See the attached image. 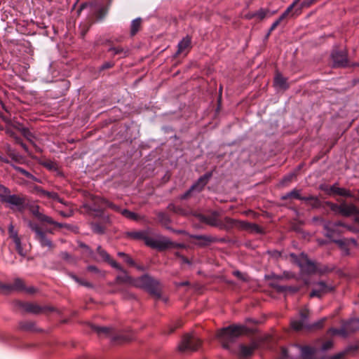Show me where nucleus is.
Instances as JSON below:
<instances>
[{
	"label": "nucleus",
	"instance_id": "f257e3e1",
	"mask_svg": "<svg viewBox=\"0 0 359 359\" xmlns=\"http://www.w3.org/2000/svg\"><path fill=\"white\" fill-rule=\"evenodd\" d=\"M122 273L116 277V281L119 283H126L137 287H142L158 298H160L161 294L158 289V283L149 276H143L138 279L134 280L128 275L126 271L122 268L119 270Z\"/></svg>",
	"mask_w": 359,
	"mask_h": 359
},
{
	"label": "nucleus",
	"instance_id": "f03ea898",
	"mask_svg": "<svg viewBox=\"0 0 359 359\" xmlns=\"http://www.w3.org/2000/svg\"><path fill=\"white\" fill-rule=\"evenodd\" d=\"M248 332V329L245 326L233 325L220 330L217 336L222 346L228 349L230 344L234 342L238 337L247 334Z\"/></svg>",
	"mask_w": 359,
	"mask_h": 359
},
{
	"label": "nucleus",
	"instance_id": "7ed1b4c3",
	"mask_svg": "<svg viewBox=\"0 0 359 359\" xmlns=\"http://www.w3.org/2000/svg\"><path fill=\"white\" fill-rule=\"evenodd\" d=\"M201 345V341L196 334H186L178 345V350L181 352H193L197 351Z\"/></svg>",
	"mask_w": 359,
	"mask_h": 359
},
{
	"label": "nucleus",
	"instance_id": "20e7f679",
	"mask_svg": "<svg viewBox=\"0 0 359 359\" xmlns=\"http://www.w3.org/2000/svg\"><path fill=\"white\" fill-rule=\"evenodd\" d=\"M290 257L299 266L301 271L306 274L315 273L318 271L317 265L308 259L307 256L302 254L299 258L294 254H290Z\"/></svg>",
	"mask_w": 359,
	"mask_h": 359
},
{
	"label": "nucleus",
	"instance_id": "39448f33",
	"mask_svg": "<svg viewBox=\"0 0 359 359\" xmlns=\"http://www.w3.org/2000/svg\"><path fill=\"white\" fill-rule=\"evenodd\" d=\"M144 243L147 246L158 250H164L176 246L175 243L165 237L152 238L147 236L144 238Z\"/></svg>",
	"mask_w": 359,
	"mask_h": 359
},
{
	"label": "nucleus",
	"instance_id": "423d86ee",
	"mask_svg": "<svg viewBox=\"0 0 359 359\" xmlns=\"http://www.w3.org/2000/svg\"><path fill=\"white\" fill-rule=\"evenodd\" d=\"M27 225L35 233V238L39 241L41 246L48 247L49 249L53 248L52 242L47 238L45 232L41 230L37 224L29 221Z\"/></svg>",
	"mask_w": 359,
	"mask_h": 359
},
{
	"label": "nucleus",
	"instance_id": "0eeeda50",
	"mask_svg": "<svg viewBox=\"0 0 359 359\" xmlns=\"http://www.w3.org/2000/svg\"><path fill=\"white\" fill-rule=\"evenodd\" d=\"M339 226H343L346 230L353 232V233H359V229H357L351 225L345 224L341 222H326L324 224V228L326 230L325 236L327 238H332L335 233V232L338 231L337 228Z\"/></svg>",
	"mask_w": 359,
	"mask_h": 359
},
{
	"label": "nucleus",
	"instance_id": "6e6552de",
	"mask_svg": "<svg viewBox=\"0 0 359 359\" xmlns=\"http://www.w3.org/2000/svg\"><path fill=\"white\" fill-rule=\"evenodd\" d=\"M100 203L104 207L109 208L116 212H120L123 216L130 220L137 221L140 219V217L137 214L127 209L122 210L118 205L109 202L104 198H100Z\"/></svg>",
	"mask_w": 359,
	"mask_h": 359
},
{
	"label": "nucleus",
	"instance_id": "1a4fd4ad",
	"mask_svg": "<svg viewBox=\"0 0 359 359\" xmlns=\"http://www.w3.org/2000/svg\"><path fill=\"white\" fill-rule=\"evenodd\" d=\"M203 221L210 226H219L220 228H230L232 227L236 223V221L233 220L232 219L229 217H225V224H223L220 221L218 220L217 213L216 212H213L210 216L204 217Z\"/></svg>",
	"mask_w": 359,
	"mask_h": 359
},
{
	"label": "nucleus",
	"instance_id": "9d476101",
	"mask_svg": "<svg viewBox=\"0 0 359 359\" xmlns=\"http://www.w3.org/2000/svg\"><path fill=\"white\" fill-rule=\"evenodd\" d=\"M334 67H344L348 65V53L346 50H334L331 55Z\"/></svg>",
	"mask_w": 359,
	"mask_h": 359
},
{
	"label": "nucleus",
	"instance_id": "9b49d317",
	"mask_svg": "<svg viewBox=\"0 0 359 359\" xmlns=\"http://www.w3.org/2000/svg\"><path fill=\"white\" fill-rule=\"evenodd\" d=\"M211 173H206L202 177H201L197 180V182L191 187L189 190L182 196L181 198H186L189 195V194L193 191H201L208 182L210 178L211 177Z\"/></svg>",
	"mask_w": 359,
	"mask_h": 359
},
{
	"label": "nucleus",
	"instance_id": "f8f14e48",
	"mask_svg": "<svg viewBox=\"0 0 359 359\" xmlns=\"http://www.w3.org/2000/svg\"><path fill=\"white\" fill-rule=\"evenodd\" d=\"M314 288L310 294V297H321L325 294H327L332 290L331 285H327L324 281H320L315 284Z\"/></svg>",
	"mask_w": 359,
	"mask_h": 359
},
{
	"label": "nucleus",
	"instance_id": "ddd939ff",
	"mask_svg": "<svg viewBox=\"0 0 359 359\" xmlns=\"http://www.w3.org/2000/svg\"><path fill=\"white\" fill-rule=\"evenodd\" d=\"M32 213L41 222L53 224L60 228L65 226V224L55 222L50 217L47 216L39 211V206L33 207L31 209Z\"/></svg>",
	"mask_w": 359,
	"mask_h": 359
},
{
	"label": "nucleus",
	"instance_id": "4468645a",
	"mask_svg": "<svg viewBox=\"0 0 359 359\" xmlns=\"http://www.w3.org/2000/svg\"><path fill=\"white\" fill-rule=\"evenodd\" d=\"M25 200L18 195H11V193L4 199V203H8L11 208L17 207L21 208L25 204Z\"/></svg>",
	"mask_w": 359,
	"mask_h": 359
},
{
	"label": "nucleus",
	"instance_id": "2eb2a0df",
	"mask_svg": "<svg viewBox=\"0 0 359 359\" xmlns=\"http://www.w3.org/2000/svg\"><path fill=\"white\" fill-rule=\"evenodd\" d=\"M301 319L300 320H292L290 325L295 330H301L304 326L306 325V320L309 316V311L307 309H304L300 311Z\"/></svg>",
	"mask_w": 359,
	"mask_h": 359
},
{
	"label": "nucleus",
	"instance_id": "dca6fc26",
	"mask_svg": "<svg viewBox=\"0 0 359 359\" xmlns=\"http://www.w3.org/2000/svg\"><path fill=\"white\" fill-rule=\"evenodd\" d=\"M12 286L13 292H25L29 294H33L36 291V289L32 286L25 287L23 280L20 278L15 279Z\"/></svg>",
	"mask_w": 359,
	"mask_h": 359
},
{
	"label": "nucleus",
	"instance_id": "f3484780",
	"mask_svg": "<svg viewBox=\"0 0 359 359\" xmlns=\"http://www.w3.org/2000/svg\"><path fill=\"white\" fill-rule=\"evenodd\" d=\"M97 254L100 256L102 260L107 262L111 265V266L117 270H122V267L120 266V264L111 259L109 255L104 250H103L101 246L97 247Z\"/></svg>",
	"mask_w": 359,
	"mask_h": 359
},
{
	"label": "nucleus",
	"instance_id": "a211bd4d",
	"mask_svg": "<svg viewBox=\"0 0 359 359\" xmlns=\"http://www.w3.org/2000/svg\"><path fill=\"white\" fill-rule=\"evenodd\" d=\"M358 212V208L353 204H346L345 202L341 203L340 215L349 217Z\"/></svg>",
	"mask_w": 359,
	"mask_h": 359
},
{
	"label": "nucleus",
	"instance_id": "6ab92c4d",
	"mask_svg": "<svg viewBox=\"0 0 359 359\" xmlns=\"http://www.w3.org/2000/svg\"><path fill=\"white\" fill-rule=\"evenodd\" d=\"M24 308L26 311L36 314L43 313L46 310H51L50 308L41 307L35 304H26Z\"/></svg>",
	"mask_w": 359,
	"mask_h": 359
},
{
	"label": "nucleus",
	"instance_id": "aec40b11",
	"mask_svg": "<svg viewBox=\"0 0 359 359\" xmlns=\"http://www.w3.org/2000/svg\"><path fill=\"white\" fill-rule=\"evenodd\" d=\"M191 39L189 36H186L178 43L177 54H181L185 52L191 46Z\"/></svg>",
	"mask_w": 359,
	"mask_h": 359
},
{
	"label": "nucleus",
	"instance_id": "412c9836",
	"mask_svg": "<svg viewBox=\"0 0 359 359\" xmlns=\"http://www.w3.org/2000/svg\"><path fill=\"white\" fill-rule=\"evenodd\" d=\"M274 85L280 89L285 90L288 88L287 79L281 74H278L274 79Z\"/></svg>",
	"mask_w": 359,
	"mask_h": 359
},
{
	"label": "nucleus",
	"instance_id": "4be33fe9",
	"mask_svg": "<svg viewBox=\"0 0 359 359\" xmlns=\"http://www.w3.org/2000/svg\"><path fill=\"white\" fill-rule=\"evenodd\" d=\"M292 8H293V5H290L287 8V10L279 17V18L277 19L271 25V27L269 29V34L279 25V24L281 22V21L288 15V13L292 11Z\"/></svg>",
	"mask_w": 359,
	"mask_h": 359
},
{
	"label": "nucleus",
	"instance_id": "5701e85b",
	"mask_svg": "<svg viewBox=\"0 0 359 359\" xmlns=\"http://www.w3.org/2000/svg\"><path fill=\"white\" fill-rule=\"evenodd\" d=\"M301 349L302 359H314L313 355L316 353V348L309 346H304Z\"/></svg>",
	"mask_w": 359,
	"mask_h": 359
},
{
	"label": "nucleus",
	"instance_id": "b1692460",
	"mask_svg": "<svg viewBox=\"0 0 359 359\" xmlns=\"http://www.w3.org/2000/svg\"><path fill=\"white\" fill-rule=\"evenodd\" d=\"M255 348L256 346L255 344H252L249 346L241 345L240 346V355L242 357H248L253 353Z\"/></svg>",
	"mask_w": 359,
	"mask_h": 359
},
{
	"label": "nucleus",
	"instance_id": "393cba45",
	"mask_svg": "<svg viewBox=\"0 0 359 359\" xmlns=\"http://www.w3.org/2000/svg\"><path fill=\"white\" fill-rule=\"evenodd\" d=\"M304 201L312 208H318L320 205V201L318 197L309 196L304 198Z\"/></svg>",
	"mask_w": 359,
	"mask_h": 359
},
{
	"label": "nucleus",
	"instance_id": "a878e982",
	"mask_svg": "<svg viewBox=\"0 0 359 359\" xmlns=\"http://www.w3.org/2000/svg\"><path fill=\"white\" fill-rule=\"evenodd\" d=\"M142 20L138 18L133 20L130 25V34L135 35L141 27Z\"/></svg>",
	"mask_w": 359,
	"mask_h": 359
},
{
	"label": "nucleus",
	"instance_id": "bb28decb",
	"mask_svg": "<svg viewBox=\"0 0 359 359\" xmlns=\"http://www.w3.org/2000/svg\"><path fill=\"white\" fill-rule=\"evenodd\" d=\"M290 198H297L299 200L304 201V197L301 196L300 190H297V189H294L292 191H291L290 192H289L282 196V199H283V200H286Z\"/></svg>",
	"mask_w": 359,
	"mask_h": 359
},
{
	"label": "nucleus",
	"instance_id": "cd10ccee",
	"mask_svg": "<svg viewBox=\"0 0 359 359\" xmlns=\"http://www.w3.org/2000/svg\"><path fill=\"white\" fill-rule=\"evenodd\" d=\"M338 184H334L332 186L321 185L320 189L324 191L328 195H335L337 192Z\"/></svg>",
	"mask_w": 359,
	"mask_h": 359
},
{
	"label": "nucleus",
	"instance_id": "c85d7f7f",
	"mask_svg": "<svg viewBox=\"0 0 359 359\" xmlns=\"http://www.w3.org/2000/svg\"><path fill=\"white\" fill-rule=\"evenodd\" d=\"M128 236L134 239L143 240L147 237L145 233L142 231H131L128 233Z\"/></svg>",
	"mask_w": 359,
	"mask_h": 359
},
{
	"label": "nucleus",
	"instance_id": "c756f323",
	"mask_svg": "<svg viewBox=\"0 0 359 359\" xmlns=\"http://www.w3.org/2000/svg\"><path fill=\"white\" fill-rule=\"evenodd\" d=\"M336 191H337V192H336L335 195L344 196V197H349V198L353 197V194L348 189H346L344 188H340V187H337V189Z\"/></svg>",
	"mask_w": 359,
	"mask_h": 359
},
{
	"label": "nucleus",
	"instance_id": "7c9ffc66",
	"mask_svg": "<svg viewBox=\"0 0 359 359\" xmlns=\"http://www.w3.org/2000/svg\"><path fill=\"white\" fill-rule=\"evenodd\" d=\"M118 256L120 257H123V260L129 265L130 266H135V262L134 260L130 257L128 255L119 252H118Z\"/></svg>",
	"mask_w": 359,
	"mask_h": 359
},
{
	"label": "nucleus",
	"instance_id": "2f4dec72",
	"mask_svg": "<svg viewBox=\"0 0 359 359\" xmlns=\"http://www.w3.org/2000/svg\"><path fill=\"white\" fill-rule=\"evenodd\" d=\"M0 290L4 294H10L13 292L12 284H4L0 283Z\"/></svg>",
	"mask_w": 359,
	"mask_h": 359
},
{
	"label": "nucleus",
	"instance_id": "473e14b6",
	"mask_svg": "<svg viewBox=\"0 0 359 359\" xmlns=\"http://www.w3.org/2000/svg\"><path fill=\"white\" fill-rule=\"evenodd\" d=\"M329 332L332 334H339L343 337H346L347 335L346 327H343L341 329L331 328Z\"/></svg>",
	"mask_w": 359,
	"mask_h": 359
},
{
	"label": "nucleus",
	"instance_id": "72a5a7b5",
	"mask_svg": "<svg viewBox=\"0 0 359 359\" xmlns=\"http://www.w3.org/2000/svg\"><path fill=\"white\" fill-rule=\"evenodd\" d=\"M11 193L10 190L4 186L0 184V200L4 202V199Z\"/></svg>",
	"mask_w": 359,
	"mask_h": 359
},
{
	"label": "nucleus",
	"instance_id": "f704fd0d",
	"mask_svg": "<svg viewBox=\"0 0 359 359\" xmlns=\"http://www.w3.org/2000/svg\"><path fill=\"white\" fill-rule=\"evenodd\" d=\"M8 233L10 237L13 239V241H18L20 239L17 231L14 229V226L12 224L9 225L8 227Z\"/></svg>",
	"mask_w": 359,
	"mask_h": 359
},
{
	"label": "nucleus",
	"instance_id": "c9c22d12",
	"mask_svg": "<svg viewBox=\"0 0 359 359\" xmlns=\"http://www.w3.org/2000/svg\"><path fill=\"white\" fill-rule=\"evenodd\" d=\"M6 133L11 137H13L15 140V141L18 143H19L25 151L27 150V146L23 142H22L18 137H17L15 135V133L12 130H11L10 129H6Z\"/></svg>",
	"mask_w": 359,
	"mask_h": 359
},
{
	"label": "nucleus",
	"instance_id": "e433bc0d",
	"mask_svg": "<svg viewBox=\"0 0 359 359\" xmlns=\"http://www.w3.org/2000/svg\"><path fill=\"white\" fill-rule=\"evenodd\" d=\"M268 13H269L268 10L259 9V11H257V12L253 13L252 16V17H256V18H257L259 20H262V19H264L266 16V14Z\"/></svg>",
	"mask_w": 359,
	"mask_h": 359
},
{
	"label": "nucleus",
	"instance_id": "4c0bfd02",
	"mask_svg": "<svg viewBox=\"0 0 359 359\" xmlns=\"http://www.w3.org/2000/svg\"><path fill=\"white\" fill-rule=\"evenodd\" d=\"M14 168L19 172H20L21 174L24 175L25 176H26L27 177L29 178V179H32L33 180H36V177L32 175L31 173H29V172H27V170H25V169L20 168V167H18V166H15Z\"/></svg>",
	"mask_w": 359,
	"mask_h": 359
},
{
	"label": "nucleus",
	"instance_id": "58836bf2",
	"mask_svg": "<svg viewBox=\"0 0 359 359\" xmlns=\"http://www.w3.org/2000/svg\"><path fill=\"white\" fill-rule=\"evenodd\" d=\"M20 131L23 136L26 137L28 140L32 141V138H34L33 134L29 131L28 128L22 127L20 129Z\"/></svg>",
	"mask_w": 359,
	"mask_h": 359
},
{
	"label": "nucleus",
	"instance_id": "ea45409f",
	"mask_svg": "<svg viewBox=\"0 0 359 359\" xmlns=\"http://www.w3.org/2000/svg\"><path fill=\"white\" fill-rule=\"evenodd\" d=\"M94 330L97 332V334H108L111 331V328L108 327H94Z\"/></svg>",
	"mask_w": 359,
	"mask_h": 359
},
{
	"label": "nucleus",
	"instance_id": "a19ab883",
	"mask_svg": "<svg viewBox=\"0 0 359 359\" xmlns=\"http://www.w3.org/2000/svg\"><path fill=\"white\" fill-rule=\"evenodd\" d=\"M13 242L15 243V248H16V250L18 251V252L22 256H25L26 253H25L23 251V248L21 245L20 238L18 239V241H15Z\"/></svg>",
	"mask_w": 359,
	"mask_h": 359
},
{
	"label": "nucleus",
	"instance_id": "79ce46f5",
	"mask_svg": "<svg viewBox=\"0 0 359 359\" xmlns=\"http://www.w3.org/2000/svg\"><path fill=\"white\" fill-rule=\"evenodd\" d=\"M109 51H111L113 52V54L114 55H119V54H121L123 55V56H126V51H125L123 50V48H121V47H116V48H111L109 49Z\"/></svg>",
	"mask_w": 359,
	"mask_h": 359
},
{
	"label": "nucleus",
	"instance_id": "37998d69",
	"mask_svg": "<svg viewBox=\"0 0 359 359\" xmlns=\"http://www.w3.org/2000/svg\"><path fill=\"white\" fill-rule=\"evenodd\" d=\"M330 208V209L335 212H337V213H340V210H341V204L340 205H337V204H335V203H327Z\"/></svg>",
	"mask_w": 359,
	"mask_h": 359
},
{
	"label": "nucleus",
	"instance_id": "c03bdc74",
	"mask_svg": "<svg viewBox=\"0 0 359 359\" xmlns=\"http://www.w3.org/2000/svg\"><path fill=\"white\" fill-rule=\"evenodd\" d=\"M158 218L159 221L163 224H165L167 222L169 221L168 216L163 212H160L158 214Z\"/></svg>",
	"mask_w": 359,
	"mask_h": 359
},
{
	"label": "nucleus",
	"instance_id": "a18cd8bd",
	"mask_svg": "<svg viewBox=\"0 0 359 359\" xmlns=\"http://www.w3.org/2000/svg\"><path fill=\"white\" fill-rule=\"evenodd\" d=\"M325 320H326V318H322V319L319 320H318L317 323H316L315 324H313V325L311 326V327H313V328H321V327L323 326V325H324V323H325Z\"/></svg>",
	"mask_w": 359,
	"mask_h": 359
},
{
	"label": "nucleus",
	"instance_id": "49530a36",
	"mask_svg": "<svg viewBox=\"0 0 359 359\" xmlns=\"http://www.w3.org/2000/svg\"><path fill=\"white\" fill-rule=\"evenodd\" d=\"M42 193L43 195L48 196V198H50L53 199L58 198V195L57 193L48 192V191H42Z\"/></svg>",
	"mask_w": 359,
	"mask_h": 359
},
{
	"label": "nucleus",
	"instance_id": "de8ad7c7",
	"mask_svg": "<svg viewBox=\"0 0 359 359\" xmlns=\"http://www.w3.org/2000/svg\"><path fill=\"white\" fill-rule=\"evenodd\" d=\"M318 0H307V1H302V4H301V6L302 8H304V7H309L311 6L312 4H313L315 2H316Z\"/></svg>",
	"mask_w": 359,
	"mask_h": 359
},
{
	"label": "nucleus",
	"instance_id": "09e8293b",
	"mask_svg": "<svg viewBox=\"0 0 359 359\" xmlns=\"http://www.w3.org/2000/svg\"><path fill=\"white\" fill-rule=\"evenodd\" d=\"M233 273L235 276H236L239 279L246 280V276L245 274L242 273L241 272H240L239 271H233Z\"/></svg>",
	"mask_w": 359,
	"mask_h": 359
},
{
	"label": "nucleus",
	"instance_id": "8fccbe9b",
	"mask_svg": "<svg viewBox=\"0 0 359 359\" xmlns=\"http://www.w3.org/2000/svg\"><path fill=\"white\" fill-rule=\"evenodd\" d=\"M332 345H333L332 341L329 340V341H325L323 344L322 348L323 351H326V350L330 348L332 346Z\"/></svg>",
	"mask_w": 359,
	"mask_h": 359
},
{
	"label": "nucleus",
	"instance_id": "3c124183",
	"mask_svg": "<svg viewBox=\"0 0 359 359\" xmlns=\"http://www.w3.org/2000/svg\"><path fill=\"white\" fill-rule=\"evenodd\" d=\"M93 231L95 232L98 233H104L103 228L102 226H100V225H98V224L93 225Z\"/></svg>",
	"mask_w": 359,
	"mask_h": 359
},
{
	"label": "nucleus",
	"instance_id": "603ef678",
	"mask_svg": "<svg viewBox=\"0 0 359 359\" xmlns=\"http://www.w3.org/2000/svg\"><path fill=\"white\" fill-rule=\"evenodd\" d=\"M334 242L336 243L337 244H338L342 249H345V246L347 244V243L346 242V239L345 240H336V241H334Z\"/></svg>",
	"mask_w": 359,
	"mask_h": 359
},
{
	"label": "nucleus",
	"instance_id": "864d4df0",
	"mask_svg": "<svg viewBox=\"0 0 359 359\" xmlns=\"http://www.w3.org/2000/svg\"><path fill=\"white\" fill-rule=\"evenodd\" d=\"M87 270L88 271L95 273H100V271L95 266H88L87 268Z\"/></svg>",
	"mask_w": 359,
	"mask_h": 359
},
{
	"label": "nucleus",
	"instance_id": "5fc2aeb1",
	"mask_svg": "<svg viewBox=\"0 0 359 359\" xmlns=\"http://www.w3.org/2000/svg\"><path fill=\"white\" fill-rule=\"evenodd\" d=\"M287 357V349L286 348H281V355L280 359H285Z\"/></svg>",
	"mask_w": 359,
	"mask_h": 359
},
{
	"label": "nucleus",
	"instance_id": "6e6d98bb",
	"mask_svg": "<svg viewBox=\"0 0 359 359\" xmlns=\"http://www.w3.org/2000/svg\"><path fill=\"white\" fill-rule=\"evenodd\" d=\"M358 322L359 323V319L351 320L346 325L347 329H349L351 331H354V329L352 327V325Z\"/></svg>",
	"mask_w": 359,
	"mask_h": 359
},
{
	"label": "nucleus",
	"instance_id": "4d7b16f0",
	"mask_svg": "<svg viewBox=\"0 0 359 359\" xmlns=\"http://www.w3.org/2000/svg\"><path fill=\"white\" fill-rule=\"evenodd\" d=\"M72 278L78 283H79L81 285H85V286H87V287H90L91 285L87 282H85V281H81L80 280H79L78 278H76L75 276H72Z\"/></svg>",
	"mask_w": 359,
	"mask_h": 359
},
{
	"label": "nucleus",
	"instance_id": "13d9d810",
	"mask_svg": "<svg viewBox=\"0 0 359 359\" xmlns=\"http://www.w3.org/2000/svg\"><path fill=\"white\" fill-rule=\"evenodd\" d=\"M114 66V63L112 62H105L104 64L102 65V66L101 67V69H109V68H111Z\"/></svg>",
	"mask_w": 359,
	"mask_h": 359
},
{
	"label": "nucleus",
	"instance_id": "bf43d9fd",
	"mask_svg": "<svg viewBox=\"0 0 359 359\" xmlns=\"http://www.w3.org/2000/svg\"><path fill=\"white\" fill-rule=\"evenodd\" d=\"M295 177V174L294 173H291L290 175H288L287 176L285 177L284 178V181L285 182H290L292 180V179Z\"/></svg>",
	"mask_w": 359,
	"mask_h": 359
},
{
	"label": "nucleus",
	"instance_id": "052dcab7",
	"mask_svg": "<svg viewBox=\"0 0 359 359\" xmlns=\"http://www.w3.org/2000/svg\"><path fill=\"white\" fill-rule=\"evenodd\" d=\"M59 213H60V215H62L64 217H71L72 215V212H69V213H66V212H65L63 211H60Z\"/></svg>",
	"mask_w": 359,
	"mask_h": 359
},
{
	"label": "nucleus",
	"instance_id": "680f3d73",
	"mask_svg": "<svg viewBox=\"0 0 359 359\" xmlns=\"http://www.w3.org/2000/svg\"><path fill=\"white\" fill-rule=\"evenodd\" d=\"M107 11L104 8L99 11L100 18L102 19L106 14Z\"/></svg>",
	"mask_w": 359,
	"mask_h": 359
},
{
	"label": "nucleus",
	"instance_id": "e2e57ef3",
	"mask_svg": "<svg viewBox=\"0 0 359 359\" xmlns=\"http://www.w3.org/2000/svg\"><path fill=\"white\" fill-rule=\"evenodd\" d=\"M347 244L352 243L353 245H356L357 243L354 238L346 239Z\"/></svg>",
	"mask_w": 359,
	"mask_h": 359
},
{
	"label": "nucleus",
	"instance_id": "0e129e2a",
	"mask_svg": "<svg viewBox=\"0 0 359 359\" xmlns=\"http://www.w3.org/2000/svg\"><path fill=\"white\" fill-rule=\"evenodd\" d=\"M61 256L62 259L66 260H68L69 258H70V256L67 252H62Z\"/></svg>",
	"mask_w": 359,
	"mask_h": 359
},
{
	"label": "nucleus",
	"instance_id": "69168bd1",
	"mask_svg": "<svg viewBox=\"0 0 359 359\" xmlns=\"http://www.w3.org/2000/svg\"><path fill=\"white\" fill-rule=\"evenodd\" d=\"M355 215L354 220L355 222L359 223V209L358 212L353 214Z\"/></svg>",
	"mask_w": 359,
	"mask_h": 359
},
{
	"label": "nucleus",
	"instance_id": "338daca9",
	"mask_svg": "<svg viewBox=\"0 0 359 359\" xmlns=\"http://www.w3.org/2000/svg\"><path fill=\"white\" fill-rule=\"evenodd\" d=\"M80 246L81 248H83L84 249H86L87 251L89 252L90 255H92L93 254V252L89 249V248L85 245V244H81Z\"/></svg>",
	"mask_w": 359,
	"mask_h": 359
},
{
	"label": "nucleus",
	"instance_id": "774afa93",
	"mask_svg": "<svg viewBox=\"0 0 359 359\" xmlns=\"http://www.w3.org/2000/svg\"><path fill=\"white\" fill-rule=\"evenodd\" d=\"M353 197L352 198L359 201V189L356 191V194H353Z\"/></svg>",
	"mask_w": 359,
	"mask_h": 359
}]
</instances>
